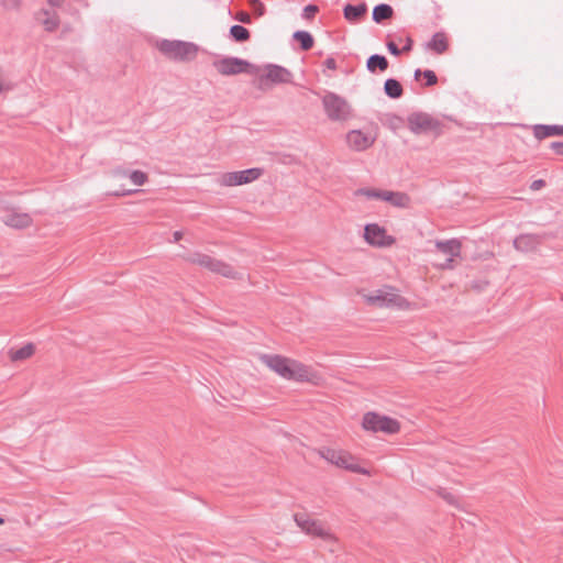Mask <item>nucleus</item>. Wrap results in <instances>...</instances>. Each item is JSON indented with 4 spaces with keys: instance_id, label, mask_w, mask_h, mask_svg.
I'll return each instance as SVG.
<instances>
[{
    "instance_id": "1",
    "label": "nucleus",
    "mask_w": 563,
    "mask_h": 563,
    "mask_svg": "<svg viewBox=\"0 0 563 563\" xmlns=\"http://www.w3.org/2000/svg\"><path fill=\"white\" fill-rule=\"evenodd\" d=\"M263 363L285 379L306 382L310 378V371L303 364L280 355L264 354Z\"/></svg>"
},
{
    "instance_id": "2",
    "label": "nucleus",
    "mask_w": 563,
    "mask_h": 563,
    "mask_svg": "<svg viewBox=\"0 0 563 563\" xmlns=\"http://www.w3.org/2000/svg\"><path fill=\"white\" fill-rule=\"evenodd\" d=\"M322 106L331 121H346L351 117L349 102L335 92H327L322 98Z\"/></svg>"
},
{
    "instance_id": "3",
    "label": "nucleus",
    "mask_w": 563,
    "mask_h": 563,
    "mask_svg": "<svg viewBox=\"0 0 563 563\" xmlns=\"http://www.w3.org/2000/svg\"><path fill=\"white\" fill-rule=\"evenodd\" d=\"M365 300L378 308H401L406 300L404 297L397 294L396 289L389 286L377 289L365 296Z\"/></svg>"
},
{
    "instance_id": "4",
    "label": "nucleus",
    "mask_w": 563,
    "mask_h": 563,
    "mask_svg": "<svg viewBox=\"0 0 563 563\" xmlns=\"http://www.w3.org/2000/svg\"><path fill=\"white\" fill-rule=\"evenodd\" d=\"M159 51L169 58L177 60L189 59L197 54V46L189 42L163 40Z\"/></svg>"
},
{
    "instance_id": "5",
    "label": "nucleus",
    "mask_w": 563,
    "mask_h": 563,
    "mask_svg": "<svg viewBox=\"0 0 563 563\" xmlns=\"http://www.w3.org/2000/svg\"><path fill=\"white\" fill-rule=\"evenodd\" d=\"M190 263L197 264L212 273L220 274L224 277L236 278L238 273L227 263L216 260L207 254L195 253L188 257Z\"/></svg>"
},
{
    "instance_id": "6",
    "label": "nucleus",
    "mask_w": 563,
    "mask_h": 563,
    "mask_svg": "<svg viewBox=\"0 0 563 563\" xmlns=\"http://www.w3.org/2000/svg\"><path fill=\"white\" fill-rule=\"evenodd\" d=\"M363 428L372 432H384L394 434L399 431V422L386 416H379L375 412H367L363 417Z\"/></svg>"
},
{
    "instance_id": "7",
    "label": "nucleus",
    "mask_w": 563,
    "mask_h": 563,
    "mask_svg": "<svg viewBox=\"0 0 563 563\" xmlns=\"http://www.w3.org/2000/svg\"><path fill=\"white\" fill-rule=\"evenodd\" d=\"M319 454L322 459L339 467L350 470L356 473H366L365 471L357 466V464L354 462L353 456L347 452L335 450L332 448H321L319 450Z\"/></svg>"
},
{
    "instance_id": "8",
    "label": "nucleus",
    "mask_w": 563,
    "mask_h": 563,
    "mask_svg": "<svg viewBox=\"0 0 563 563\" xmlns=\"http://www.w3.org/2000/svg\"><path fill=\"white\" fill-rule=\"evenodd\" d=\"M409 130L415 134H422L429 132H438L441 122L432 115L424 112H415L408 117Z\"/></svg>"
},
{
    "instance_id": "9",
    "label": "nucleus",
    "mask_w": 563,
    "mask_h": 563,
    "mask_svg": "<svg viewBox=\"0 0 563 563\" xmlns=\"http://www.w3.org/2000/svg\"><path fill=\"white\" fill-rule=\"evenodd\" d=\"M295 521L297 526L307 534H311L324 540L332 537L329 529L322 522L310 518L307 514H296Z\"/></svg>"
},
{
    "instance_id": "10",
    "label": "nucleus",
    "mask_w": 563,
    "mask_h": 563,
    "mask_svg": "<svg viewBox=\"0 0 563 563\" xmlns=\"http://www.w3.org/2000/svg\"><path fill=\"white\" fill-rule=\"evenodd\" d=\"M212 66L223 76L246 73L251 64L239 57H223L212 63Z\"/></svg>"
},
{
    "instance_id": "11",
    "label": "nucleus",
    "mask_w": 563,
    "mask_h": 563,
    "mask_svg": "<svg viewBox=\"0 0 563 563\" xmlns=\"http://www.w3.org/2000/svg\"><path fill=\"white\" fill-rule=\"evenodd\" d=\"M262 174L263 169L261 168H249L239 172L225 173L222 176V184L229 187L241 186L258 179Z\"/></svg>"
},
{
    "instance_id": "12",
    "label": "nucleus",
    "mask_w": 563,
    "mask_h": 563,
    "mask_svg": "<svg viewBox=\"0 0 563 563\" xmlns=\"http://www.w3.org/2000/svg\"><path fill=\"white\" fill-rule=\"evenodd\" d=\"M365 241L378 247L390 246L395 239L386 233V230L376 223L366 224L364 229Z\"/></svg>"
},
{
    "instance_id": "13",
    "label": "nucleus",
    "mask_w": 563,
    "mask_h": 563,
    "mask_svg": "<svg viewBox=\"0 0 563 563\" xmlns=\"http://www.w3.org/2000/svg\"><path fill=\"white\" fill-rule=\"evenodd\" d=\"M376 140L375 135L365 133L361 130H352L346 134L349 147L355 152H363L369 148Z\"/></svg>"
},
{
    "instance_id": "14",
    "label": "nucleus",
    "mask_w": 563,
    "mask_h": 563,
    "mask_svg": "<svg viewBox=\"0 0 563 563\" xmlns=\"http://www.w3.org/2000/svg\"><path fill=\"white\" fill-rule=\"evenodd\" d=\"M2 221L5 225L14 229H24L31 225L32 218L29 213L18 212L15 210L7 212L2 217Z\"/></svg>"
},
{
    "instance_id": "15",
    "label": "nucleus",
    "mask_w": 563,
    "mask_h": 563,
    "mask_svg": "<svg viewBox=\"0 0 563 563\" xmlns=\"http://www.w3.org/2000/svg\"><path fill=\"white\" fill-rule=\"evenodd\" d=\"M265 78L274 84H290L292 74L283 66L271 64L267 66Z\"/></svg>"
},
{
    "instance_id": "16",
    "label": "nucleus",
    "mask_w": 563,
    "mask_h": 563,
    "mask_svg": "<svg viewBox=\"0 0 563 563\" xmlns=\"http://www.w3.org/2000/svg\"><path fill=\"white\" fill-rule=\"evenodd\" d=\"M541 243V239L537 234H520L514 240V247L520 252H532Z\"/></svg>"
},
{
    "instance_id": "17",
    "label": "nucleus",
    "mask_w": 563,
    "mask_h": 563,
    "mask_svg": "<svg viewBox=\"0 0 563 563\" xmlns=\"http://www.w3.org/2000/svg\"><path fill=\"white\" fill-rule=\"evenodd\" d=\"M435 247L439 252L448 255V257H460L462 243L457 239H451L445 241H435Z\"/></svg>"
},
{
    "instance_id": "18",
    "label": "nucleus",
    "mask_w": 563,
    "mask_h": 563,
    "mask_svg": "<svg viewBox=\"0 0 563 563\" xmlns=\"http://www.w3.org/2000/svg\"><path fill=\"white\" fill-rule=\"evenodd\" d=\"M383 201L389 202L394 207L409 208L411 199L405 192L385 190Z\"/></svg>"
},
{
    "instance_id": "19",
    "label": "nucleus",
    "mask_w": 563,
    "mask_h": 563,
    "mask_svg": "<svg viewBox=\"0 0 563 563\" xmlns=\"http://www.w3.org/2000/svg\"><path fill=\"white\" fill-rule=\"evenodd\" d=\"M533 134L539 140L554 135H563V125L538 124L533 128Z\"/></svg>"
},
{
    "instance_id": "20",
    "label": "nucleus",
    "mask_w": 563,
    "mask_h": 563,
    "mask_svg": "<svg viewBox=\"0 0 563 563\" xmlns=\"http://www.w3.org/2000/svg\"><path fill=\"white\" fill-rule=\"evenodd\" d=\"M38 20L48 32L55 31L59 25V19L56 13L46 9H43L38 12Z\"/></svg>"
},
{
    "instance_id": "21",
    "label": "nucleus",
    "mask_w": 563,
    "mask_h": 563,
    "mask_svg": "<svg viewBox=\"0 0 563 563\" xmlns=\"http://www.w3.org/2000/svg\"><path fill=\"white\" fill-rule=\"evenodd\" d=\"M366 68L369 73L385 71L388 68V59L384 55L373 54L366 60Z\"/></svg>"
},
{
    "instance_id": "22",
    "label": "nucleus",
    "mask_w": 563,
    "mask_h": 563,
    "mask_svg": "<svg viewBox=\"0 0 563 563\" xmlns=\"http://www.w3.org/2000/svg\"><path fill=\"white\" fill-rule=\"evenodd\" d=\"M367 11V7L365 3L361 4H346L344 8V18L349 21H357L360 20Z\"/></svg>"
},
{
    "instance_id": "23",
    "label": "nucleus",
    "mask_w": 563,
    "mask_h": 563,
    "mask_svg": "<svg viewBox=\"0 0 563 563\" xmlns=\"http://www.w3.org/2000/svg\"><path fill=\"white\" fill-rule=\"evenodd\" d=\"M394 10L389 4L380 3L373 9V20L376 23H382L384 20L393 16Z\"/></svg>"
},
{
    "instance_id": "24",
    "label": "nucleus",
    "mask_w": 563,
    "mask_h": 563,
    "mask_svg": "<svg viewBox=\"0 0 563 563\" xmlns=\"http://www.w3.org/2000/svg\"><path fill=\"white\" fill-rule=\"evenodd\" d=\"M384 91L391 99L400 98L404 92L401 84L394 78H388L385 81Z\"/></svg>"
},
{
    "instance_id": "25",
    "label": "nucleus",
    "mask_w": 563,
    "mask_h": 563,
    "mask_svg": "<svg viewBox=\"0 0 563 563\" xmlns=\"http://www.w3.org/2000/svg\"><path fill=\"white\" fill-rule=\"evenodd\" d=\"M428 48L435 52L437 54H442L448 48V41L443 33H435L431 41L428 43Z\"/></svg>"
},
{
    "instance_id": "26",
    "label": "nucleus",
    "mask_w": 563,
    "mask_h": 563,
    "mask_svg": "<svg viewBox=\"0 0 563 563\" xmlns=\"http://www.w3.org/2000/svg\"><path fill=\"white\" fill-rule=\"evenodd\" d=\"M292 37L300 43V47L303 51H308L313 46V37L307 31H296Z\"/></svg>"
},
{
    "instance_id": "27",
    "label": "nucleus",
    "mask_w": 563,
    "mask_h": 563,
    "mask_svg": "<svg viewBox=\"0 0 563 563\" xmlns=\"http://www.w3.org/2000/svg\"><path fill=\"white\" fill-rule=\"evenodd\" d=\"M34 353V345L29 343L15 351H12L10 357L12 361H22L32 356Z\"/></svg>"
},
{
    "instance_id": "28",
    "label": "nucleus",
    "mask_w": 563,
    "mask_h": 563,
    "mask_svg": "<svg viewBox=\"0 0 563 563\" xmlns=\"http://www.w3.org/2000/svg\"><path fill=\"white\" fill-rule=\"evenodd\" d=\"M230 35L234 38V41L241 43L250 38V31L240 24H234L230 27Z\"/></svg>"
},
{
    "instance_id": "29",
    "label": "nucleus",
    "mask_w": 563,
    "mask_h": 563,
    "mask_svg": "<svg viewBox=\"0 0 563 563\" xmlns=\"http://www.w3.org/2000/svg\"><path fill=\"white\" fill-rule=\"evenodd\" d=\"M384 191L380 189H374V188H360L355 191L356 196H364L368 199H377L383 200Z\"/></svg>"
},
{
    "instance_id": "30",
    "label": "nucleus",
    "mask_w": 563,
    "mask_h": 563,
    "mask_svg": "<svg viewBox=\"0 0 563 563\" xmlns=\"http://www.w3.org/2000/svg\"><path fill=\"white\" fill-rule=\"evenodd\" d=\"M420 76H423L426 78L427 86H433L438 81L437 75L434 74L433 70H430V69H426L423 71L420 69H417L415 71V78L418 80Z\"/></svg>"
},
{
    "instance_id": "31",
    "label": "nucleus",
    "mask_w": 563,
    "mask_h": 563,
    "mask_svg": "<svg viewBox=\"0 0 563 563\" xmlns=\"http://www.w3.org/2000/svg\"><path fill=\"white\" fill-rule=\"evenodd\" d=\"M129 179L135 186H142L146 183L147 175L141 170H132L131 173H129Z\"/></svg>"
},
{
    "instance_id": "32",
    "label": "nucleus",
    "mask_w": 563,
    "mask_h": 563,
    "mask_svg": "<svg viewBox=\"0 0 563 563\" xmlns=\"http://www.w3.org/2000/svg\"><path fill=\"white\" fill-rule=\"evenodd\" d=\"M318 7L314 5V4H308L303 8V11H302V18L303 19H312L314 16V14L318 12Z\"/></svg>"
},
{
    "instance_id": "33",
    "label": "nucleus",
    "mask_w": 563,
    "mask_h": 563,
    "mask_svg": "<svg viewBox=\"0 0 563 563\" xmlns=\"http://www.w3.org/2000/svg\"><path fill=\"white\" fill-rule=\"evenodd\" d=\"M0 4L5 10H18L20 8L21 0H1Z\"/></svg>"
},
{
    "instance_id": "34",
    "label": "nucleus",
    "mask_w": 563,
    "mask_h": 563,
    "mask_svg": "<svg viewBox=\"0 0 563 563\" xmlns=\"http://www.w3.org/2000/svg\"><path fill=\"white\" fill-rule=\"evenodd\" d=\"M550 148L560 156H563V142H552L550 143Z\"/></svg>"
},
{
    "instance_id": "35",
    "label": "nucleus",
    "mask_w": 563,
    "mask_h": 563,
    "mask_svg": "<svg viewBox=\"0 0 563 563\" xmlns=\"http://www.w3.org/2000/svg\"><path fill=\"white\" fill-rule=\"evenodd\" d=\"M456 257H448L444 263L440 264L439 267L441 269H453L454 268V260Z\"/></svg>"
},
{
    "instance_id": "36",
    "label": "nucleus",
    "mask_w": 563,
    "mask_h": 563,
    "mask_svg": "<svg viewBox=\"0 0 563 563\" xmlns=\"http://www.w3.org/2000/svg\"><path fill=\"white\" fill-rule=\"evenodd\" d=\"M387 48H388L389 53L394 56H399L400 53L402 52L401 49L398 48V46L394 42H388Z\"/></svg>"
},
{
    "instance_id": "37",
    "label": "nucleus",
    "mask_w": 563,
    "mask_h": 563,
    "mask_svg": "<svg viewBox=\"0 0 563 563\" xmlns=\"http://www.w3.org/2000/svg\"><path fill=\"white\" fill-rule=\"evenodd\" d=\"M544 186H545V181L543 179H537V180H533L531 183L530 189L533 190V191H537V190L541 189Z\"/></svg>"
},
{
    "instance_id": "38",
    "label": "nucleus",
    "mask_w": 563,
    "mask_h": 563,
    "mask_svg": "<svg viewBox=\"0 0 563 563\" xmlns=\"http://www.w3.org/2000/svg\"><path fill=\"white\" fill-rule=\"evenodd\" d=\"M323 64L328 69H336V62L333 57H328Z\"/></svg>"
},
{
    "instance_id": "39",
    "label": "nucleus",
    "mask_w": 563,
    "mask_h": 563,
    "mask_svg": "<svg viewBox=\"0 0 563 563\" xmlns=\"http://www.w3.org/2000/svg\"><path fill=\"white\" fill-rule=\"evenodd\" d=\"M441 496L450 504H454L455 497L450 493H442Z\"/></svg>"
},
{
    "instance_id": "40",
    "label": "nucleus",
    "mask_w": 563,
    "mask_h": 563,
    "mask_svg": "<svg viewBox=\"0 0 563 563\" xmlns=\"http://www.w3.org/2000/svg\"><path fill=\"white\" fill-rule=\"evenodd\" d=\"M412 48V40L410 37L406 38V44L402 47V52H409Z\"/></svg>"
},
{
    "instance_id": "41",
    "label": "nucleus",
    "mask_w": 563,
    "mask_h": 563,
    "mask_svg": "<svg viewBox=\"0 0 563 563\" xmlns=\"http://www.w3.org/2000/svg\"><path fill=\"white\" fill-rule=\"evenodd\" d=\"M64 0H47L52 7H60Z\"/></svg>"
},
{
    "instance_id": "42",
    "label": "nucleus",
    "mask_w": 563,
    "mask_h": 563,
    "mask_svg": "<svg viewBox=\"0 0 563 563\" xmlns=\"http://www.w3.org/2000/svg\"><path fill=\"white\" fill-rule=\"evenodd\" d=\"M239 20L244 23H249L251 21L250 15L247 13H242Z\"/></svg>"
},
{
    "instance_id": "43",
    "label": "nucleus",
    "mask_w": 563,
    "mask_h": 563,
    "mask_svg": "<svg viewBox=\"0 0 563 563\" xmlns=\"http://www.w3.org/2000/svg\"><path fill=\"white\" fill-rule=\"evenodd\" d=\"M129 173H130L129 170H123V169L115 170V175L122 176V177H128V178H129Z\"/></svg>"
},
{
    "instance_id": "44",
    "label": "nucleus",
    "mask_w": 563,
    "mask_h": 563,
    "mask_svg": "<svg viewBox=\"0 0 563 563\" xmlns=\"http://www.w3.org/2000/svg\"><path fill=\"white\" fill-rule=\"evenodd\" d=\"M173 236H174V242H178L181 239L183 233L180 231H175Z\"/></svg>"
},
{
    "instance_id": "45",
    "label": "nucleus",
    "mask_w": 563,
    "mask_h": 563,
    "mask_svg": "<svg viewBox=\"0 0 563 563\" xmlns=\"http://www.w3.org/2000/svg\"><path fill=\"white\" fill-rule=\"evenodd\" d=\"M131 192H132L131 190H128V191L122 192V194L117 192L115 195H117V196H125V195H129V194H131Z\"/></svg>"
},
{
    "instance_id": "46",
    "label": "nucleus",
    "mask_w": 563,
    "mask_h": 563,
    "mask_svg": "<svg viewBox=\"0 0 563 563\" xmlns=\"http://www.w3.org/2000/svg\"><path fill=\"white\" fill-rule=\"evenodd\" d=\"M4 522V519L0 517V525Z\"/></svg>"
}]
</instances>
